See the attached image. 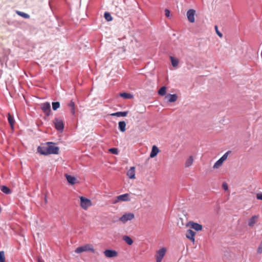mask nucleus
Masks as SVG:
<instances>
[{
    "mask_svg": "<svg viewBox=\"0 0 262 262\" xmlns=\"http://www.w3.org/2000/svg\"><path fill=\"white\" fill-rule=\"evenodd\" d=\"M167 248L166 247H162L160 249L157 250L155 253V257L156 262H162V260L166 254Z\"/></svg>",
    "mask_w": 262,
    "mask_h": 262,
    "instance_id": "obj_2",
    "label": "nucleus"
},
{
    "mask_svg": "<svg viewBox=\"0 0 262 262\" xmlns=\"http://www.w3.org/2000/svg\"><path fill=\"white\" fill-rule=\"evenodd\" d=\"M166 88L164 86L161 87L158 91V94L160 95L164 96L166 94Z\"/></svg>",
    "mask_w": 262,
    "mask_h": 262,
    "instance_id": "obj_29",
    "label": "nucleus"
},
{
    "mask_svg": "<svg viewBox=\"0 0 262 262\" xmlns=\"http://www.w3.org/2000/svg\"><path fill=\"white\" fill-rule=\"evenodd\" d=\"M135 218V215L133 213L128 212L124 213L119 219V221L123 224H125L128 221H130Z\"/></svg>",
    "mask_w": 262,
    "mask_h": 262,
    "instance_id": "obj_3",
    "label": "nucleus"
},
{
    "mask_svg": "<svg viewBox=\"0 0 262 262\" xmlns=\"http://www.w3.org/2000/svg\"><path fill=\"white\" fill-rule=\"evenodd\" d=\"M257 252L258 254L262 253V241L260 242L259 245L258 246V247L257 248Z\"/></svg>",
    "mask_w": 262,
    "mask_h": 262,
    "instance_id": "obj_34",
    "label": "nucleus"
},
{
    "mask_svg": "<svg viewBox=\"0 0 262 262\" xmlns=\"http://www.w3.org/2000/svg\"><path fill=\"white\" fill-rule=\"evenodd\" d=\"M215 31H216V34L220 36V37H222V34L218 30V28H217V26H215Z\"/></svg>",
    "mask_w": 262,
    "mask_h": 262,
    "instance_id": "obj_36",
    "label": "nucleus"
},
{
    "mask_svg": "<svg viewBox=\"0 0 262 262\" xmlns=\"http://www.w3.org/2000/svg\"><path fill=\"white\" fill-rule=\"evenodd\" d=\"M48 144V152L47 154H58L59 152V147L54 145L52 142H47Z\"/></svg>",
    "mask_w": 262,
    "mask_h": 262,
    "instance_id": "obj_4",
    "label": "nucleus"
},
{
    "mask_svg": "<svg viewBox=\"0 0 262 262\" xmlns=\"http://www.w3.org/2000/svg\"><path fill=\"white\" fill-rule=\"evenodd\" d=\"M1 189L2 191L6 194H9L11 192L10 189L6 186H2Z\"/></svg>",
    "mask_w": 262,
    "mask_h": 262,
    "instance_id": "obj_28",
    "label": "nucleus"
},
{
    "mask_svg": "<svg viewBox=\"0 0 262 262\" xmlns=\"http://www.w3.org/2000/svg\"><path fill=\"white\" fill-rule=\"evenodd\" d=\"M41 108L46 115L49 116L51 112V106L49 102L43 103L41 104Z\"/></svg>",
    "mask_w": 262,
    "mask_h": 262,
    "instance_id": "obj_10",
    "label": "nucleus"
},
{
    "mask_svg": "<svg viewBox=\"0 0 262 262\" xmlns=\"http://www.w3.org/2000/svg\"><path fill=\"white\" fill-rule=\"evenodd\" d=\"M104 255L108 258L116 257L118 255V253L113 250L107 249L104 251Z\"/></svg>",
    "mask_w": 262,
    "mask_h": 262,
    "instance_id": "obj_12",
    "label": "nucleus"
},
{
    "mask_svg": "<svg viewBox=\"0 0 262 262\" xmlns=\"http://www.w3.org/2000/svg\"><path fill=\"white\" fill-rule=\"evenodd\" d=\"M256 196L257 200L262 201V193H257Z\"/></svg>",
    "mask_w": 262,
    "mask_h": 262,
    "instance_id": "obj_35",
    "label": "nucleus"
},
{
    "mask_svg": "<svg viewBox=\"0 0 262 262\" xmlns=\"http://www.w3.org/2000/svg\"><path fill=\"white\" fill-rule=\"evenodd\" d=\"M195 11L194 9H189L187 11L186 15L188 21L191 23L195 21Z\"/></svg>",
    "mask_w": 262,
    "mask_h": 262,
    "instance_id": "obj_11",
    "label": "nucleus"
},
{
    "mask_svg": "<svg viewBox=\"0 0 262 262\" xmlns=\"http://www.w3.org/2000/svg\"><path fill=\"white\" fill-rule=\"evenodd\" d=\"M37 262H44L43 260L41 259L40 258H38Z\"/></svg>",
    "mask_w": 262,
    "mask_h": 262,
    "instance_id": "obj_41",
    "label": "nucleus"
},
{
    "mask_svg": "<svg viewBox=\"0 0 262 262\" xmlns=\"http://www.w3.org/2000/svg\"><path fill=\"white\" fill-rule=\"evenodd\" d=\"M60 106V103L59 102H54L52 103L53 110L55 111Z\"/></svg>",
    "mask_w": 262,
    "mask_h": 262,
    "instance_id": "obj_31",
    "label": "nucleus"
},
{
    "mask_svg": "<svg viewBox=\"0 0 262 262\" xmlns=\"http://www.w3.org/2000/svg\"><path fill=\"white\" fill-rule=\"evenodd\" d=\"M126 123L125 121H120L118 123V127L119 130L121 132H124L126 130Z\"/></svg>",
    "mask_w": 262,
    "mask_h": 262,
    "instance_id": "obj_21",
    "label": "nucleus"
},
{
    "mask_svg": "<svg viewBox=\"0 0 262 262\" xmlns=\"http://www.w3.org/2000/svg\"><path fill=\"white\" fill-rule=\"evenodd\" d=\"M48 146H38L37 147V151L43 155H48L49 154H47L48 152Z\"/></svg>",
    "mask_w": 262,
    "mask_h": 262,
    "instance_id": "obj_16",
    "label": "nucleus"
},
{
    "mask_svg": "<svg viewBox=\"0 0 262 262\" xmlns=\"http://www.w3.org/2000/svg\"><path fill=\"white\" fill-rule=\"evenodd\" d=\"M8 122L11 127V128H13L14 124L15 122V121L13 119V117L11 115L10 113L8 114Z\"/></svg>",
    "mask_w": 262,
    "mask_h": 262,
    "instance_id": "obj_25",
    "label": "nucleus"
},
{
    "mask_svg": "<svg viewBox=\"0 0 262 262\" xmlns=\"http://www.w3.org/2000/svg\"><path fill=\"white\" fill-rule=\"evenodd\" d=\"M186 226L187 227H189L191 229H192L196 231H200L203 229V226L202 225L192 221L189 222Z\"/></svg>",
    "mask_w": 262,
    "mask_h": 262,
    "instance_id": "obj_8",
    "label": "nucleus"
},
{
    "mask_svg": "<svg viewBox=\"0 0 262 262\" xmlns=\"http://www.w3.org/2000/svg\"><path fill=\"white\" fill-rule=\"evenodd\" d=\"M127 176L132 179L135 178V168L131 167L127 172Z\"/></svg>",
    "mask_w": 262,
    "mask_h": 262,
    "instance_id": "obj_17",
    "label": "nucleus"
},
{
    "mask_svg": "<svg viewBox=\"0 0 262 262\" xmlns=\"http://www.w3.org/2000/svg\"><path fill=\"white\" fill-rule=\"evenodd\" d=\"M0 262H5V255L4 251H0Z\"/></svg>",
    "mask_w": 262,
    "mask_h": 262,
    "instance_id": "obj_30",
    "label": "nucleus"
},
{
    "mask_svg": "<svg viewBox=\"0 0 262 262\" xmlns=\"http://www.w3.org/2000/svg\"><path fill=\"white\" fill-rule=\"evenodd\" d=\"M170 13V11L168 9H166L165 10V15L166 17H169Z\"/></svg>",
    "mask_w": 262,
    "mask_h": 262,
    "instance_id": "obj_37",
    "label": "nucleus"
},
{
    "mask_svg": "<svg viewBox=\"0 0 262 262\" xmlns=\"http://www.w3.org/2000/svg\"><path fill=\"white\" fill-rule=\"evenodd\" d=\"M87 251L91 252L92 253L95 252V249L92 245L86 244L83 246L78 247L75 250V252L76 253H81L82 252Z\"/></svg>",
    "mask_w": 262,
    "mask_h": 262,
    "instance_id": "obj_1",
    "label": "nucleus"
},
{
    "mask_svg": "<svg viewBox=\"0 0 262 262\" xmlns=\"http://www.w3.org/2000/svg\"><path fill=\"white\" fill-rule=\"evenodd\" d=\"M80 206L84 210H87L88 208L92 206L91 201L83 196H80Z\"/></svg>",
    "mask_w": 262,
    "mask_h": 262,
    "instance_id": "obj_5",
    "label": "nucleus"
},
{
    "mask_svg": "<svg viewBox=\"0 0 262 262\" xmlns=\"http://www.w3.org/2000/svg\"><path fill=\"white\" fill-rule=\"evenodd\" d=\"M65 176L66 177V179H67L68 182L70 184H71L72 185H74L76 183V179L75 177L71 176L70 175H68L67 174H65Z\"/></svg>",
    "mask_w": 262,
    "mask_h": 262,
    "instance_id": "obj_18",
    "label": "nucleus"
},
{
    "mask_svg": "<svg viewBox=\"0 0 262 262\" xmlns=\"http://www.w3.org/2000/svg\"><path fill=\"white\" fill-rule=\"evenodd\" d=\"M123 240L128 245H131L133 243V239L127 235H124L122 237Z\"/></svg>",
    "mask_w": 262,
    "mask_h": 262,
    "instance_id": "obj_23",
    "label": "nucleus"
},
{
    "mask_svg": "<svg viewBox=\"0 0 262 262\" xmlns=\"http://www.w3.org/2000/svg\"><path fill=\"white\" fill-rule=\"evenodd\" d=\"M170 60L171 62V64L173 67H176L178 66L179 63V60L178 59L174 58L172 56H170Z\"/></svg>",
    "mask_w": 262,
    "mask_h": 262,
    "instance_id": "obj_27",
    "label": "nucleus"
},
{
    "mask_svg": "<svg viewBox=\"0 0 262 262\" xmlns=\"http://www.w3.org/2000/svg\"><path fill=\"white\" fill-rule=\"evenodd\" d=\"M229 152V151L226 152L219 160H217L213 166V168L214 169H217L222 165L223 162L227 159Z\"/></svg>",
    "mask_w": 262,
    "mask_h": 262,
    "instance_id": "obj_7",
    "label": "nucleus"
},
{
    "mask_svg": "<svg viewBox=\"0 0 262 262\" xmlns=\"http://www.w3.org/2000/svg\"><path fill=\"white\" fill-rule=\"evenodd\" d=\"M128 114L127 112H118L111 114V116L119 117H125Z\"/></svg>",
    "mask_w": 262,
    "mask_h": 262,
    "instance_id": "obj_20",
    "label": "nucleus"
},
{
    "mask_svg": "<svg viewBox=\"0 0 262 262\" xmlns=\"http://www.w3.org/2000/svg\"><path fill=\"white\" fill-rule=\"evenodd\" d=\"M74 105H75V104H74V102L73 101H71L70 102V103L69 104V106L70 107H71V108H72V107H73V108H75V107H74Z\"/></svg>",
    "mask_w": 262,
    "mask_h": 262,
    "instance_id": "obj_39",
    "label": "nucleus"
},
{
    "mask_svg": "<svg viewBox=\"0 0 262 262\" xmlns=\"http://www.w3.org/2000/svg\"><path fill=\"white\" fill-rule=\"evenodd\" d=\"M159 152L160 150L158 147L156 145H153L150 154V157L151 158L155 157Z\"/></svg>",
    "mask_w": 262,
    "mask_h": 262,
    "instance_id": "obj_15",
    "label": "nucleus"
},
{
    "mask_svg": "<svg viewBox=\"0 0 262 262\" xmlns=\"http://www.w3.org/2000/svg\"><path fill=\"white\" fill-rule=\"evenodd\" d=\"M193 162V158L192 156H190L189 158L186 160L185 163V166L186 167H189L190 166L192 165Z\"/></svg>",
    "mask_w": 262,
    "mask_h": 262,
    "instance_id": "obj_22",
    "label": "nucleus"
},
{
    "mask_svg": "<svg viewBox=\"0 0 262 262\" xmlns=\"http://www.w3.org/2000/svg\"><path fill=\"white\" fill-rule=\"evenodd\" d=\"M120 95L124 99H132L134 97L133 95L127 93H121Z\"/></svg>",
    "mask_w": 262,
    "mask_h": 262,
    "instance_id": "obj_24",
    "label": "nucleus"
},
{
    "mask_svg": "<svg viewBox=\"0 0 262 262\" xmlns=\"http://www.w3.org/2000/svg\"><path fill=\"white\" fill-rule=\"evenodd\" d=\"M195 232L193 231L191 229H189L187 231L186 233V237L192 241L193 243L195 241Z\"/></svg>",
    "mask_w": 262,
    "mask_h": 262,
    "instance_id": "obj_13",
    "label": "nucleus"
},
{
    "mask_svg": "<svg viewBox=\"0 0 262 262\" xmlns=\"http://www.w3.org/2000/svg\"><path fill=\"white\" fill-rule=\"evenodd\" d=\"M55 128L62 132L64 129V124L62 120L60 118H56L53 120Z\"/></svg>",
    "mask_w": 262,
    "mask_h": 262,
    "instance_id": "obj_6",
    "label": "nucleus"
},
{
    "mask_svg": "<svg viewBox=\"0 0 262 262\" xmlns=\"http://www.w3.org/2000/svg\"><path fill=\"white\" fill-rule=\"evenodd\" d=\"M16 13L19 16H20L25 18L28 19L30 18V15L25 12H21L19 11H16Z\"/></svg>",
    "mask_w": 262,
    "mask_h": 262,
    "instance_id": "obj_26",
    "label": "nucleus"
},
{
    "mask_svg": "<svg viewBox=\"0 0 262 262\" xmlns=\"http://www.w3.org/2000/svg\"><path fill=\"white\" fill-rule=\"evenodd\" d=\"M71 113L73 114V115H74L75 114V108H71Z\"/></svg>",
    "mask_w": 262,
    "mask_h": 262,
    "instance_id": "obj_40",
    "label": "nucleus"
},
{
    "mask_svg": "<svg viewBox=\"0 0 262 262\" xmlns=\"http://www.w3.org/2000/svg\"><path fill=\"white\" fill-rule=\"evenodd\" d=\"M222 187L225 190H227L228 189V186L227 183H224L222 185Z\"/></svg>",
    "mask_w": 262,
    "mask_h": 262,
    "instance_id": "obj_38",
    "label": "nucleus"
},
{
    "mask_svg": "<svg viewBox=\"0 0 262 262\" xmlns=\"http://www.w3.org/2000/svg\"><path fill=\"white\" fill-rule=\"evenodd\" d=\"M108 151L113 154L117 155L118 154V150L117 148H112L109 149Z\"/></svg>",
    "mask_w": 262,
    "mask_h": 262,
    "instance_id": "obj_33",
    "label": "nucleus"
},
{
    "mask_svg": "<svg viewBox=\"0 0 262 262\" xmlns=\"http://www.w3.org/2000/svg\"><path fill=\"white\" fill-rule=\"evenodd\" d=\"M166 98H168V101L169 102H173L177 101L178 97L176 94H169L166 96Z\"/></svg>",
    "mask_w": 262,
    "mask_h": 262,
    "instance_id": "obj_19",
    "label": "nucleus"
},
{
    "mask_svg": "<svg viewBox=\"0 0 262 262\" xmlns=\"http://www.w3.org/2000/svg\"><path fill=\"white\" fill-rule=\"evenodd\" d=\"M104 17L107 21H111L112 20V17L108 12H105Z\"/></svg>",
    "mask_w": 262,
    "mask_h": 262,
    "instance_id": "obj_32",
    "label": "nucleus"
},
{
    "mask_svg": "<svg viewBox=\"0 0 262 262\" xmlns=\"http://www.w3.org/2000/svg\"><path fill=\"white\" fill-rule=\"evenodd\" d=\"M259 218V215H255L250 217L248 221V226L253 227L257 222Z\"/></svg>",
    "mask_w": 262,
    "mask_h": 262,
    "instance_id": "obj_14",
    "label": "nucleus"
},
{
    "mask_svg": "<svg viewBox=\"0 0 262 262\" xmlns=\"http://www.w3.org/2000/svg\"><path fill=\"white\" fill-rule=\"evenodd\" d=\"M129 193H125L118 195L116 197V200L114 201V203H117L119 202H126L130 201Z\"/></svg>",
    "mask_w": 262,
    "mask_h": 262,
    "instance_id": "obj_9",
    "label": "nucleus"
}]
</instances>
